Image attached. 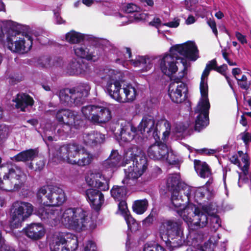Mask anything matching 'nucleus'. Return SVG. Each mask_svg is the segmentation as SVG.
Masks as SVG:
<instances>
[{
	"instance_id": "nucleus-37",
	"label": "nucleus",
	"mask_w": 251,
	"mask_h": 251,
	"mask_svg": "<svg viewBox=\"0 0 251 251\" xmlns=\"http://www.w3.org/2000/svg\"><path fill=\"white\" fill-rule=\"evenodd\" d=\"M148 201L146 199L135 201L132 205L134 212L138 214H143L147 209Z\"/></svg>"
},
{
	"instance_id": "nucleus-39",
	"label": "nucleus",
	"mask_w": 251,
	"mask_h": 251,
	"mask_svg": "<svg viewBox=\"0 0 251 251\" xmlns=\"http://www.w3.org/2000/svg\"><path fill=\"white\" fill-rule=\"evenodd\" d=\"M163 160L166 161L170 165L179 164L181 162L180 157L177 154L175 153L173 151L169 149L168 152L165 155V157H164V159Z\"/></svg>"
},
{
	"instance_id": "nucleus-31",
	"label": "nucleus",
	"mask_w": 251,
	"mask_h": 251,
	"mask_svg": "<svg viewBox=\"0 0 251 251\" xmlns=\"http://www.w3.org/2000/svg\"><path fill=\"white\" fill-rule=\"evenodd\" d=\"M14 101L16 102V107L21 111H25L28 106H31L34 103L33 99L25 94H18Z\"/></svg>"
},
{
	"instance_id": "nucleus-2",
	"label": "nucleus",
	"mask_w": 251,
	"mask_h": 251,
	"mask_svg": "<svg viewBox=\"0 0 251 251\" xmlns=\"http://www.w3.org/2000/svg\"><path fill=\"white\" fill-rule=\"evenodd\" d=\"M89 215V212L81 208H68L61 211L59 208L47 207L38 213V216L43 221L54 226L61 224L77 231L95 227L96 225Z\"/></svg>"
},
{
	"instance_id": "nucleus-17",
	"label": "nucleus",
	"mask_w": 251,
	"mask_h": 251,
	"mask_svg": "<svg viewBox=\"0 0 251 251\" xmlns=\"http://www.w3.org/2000/svg\"><path fill=\"white\" fill-rule=\"evenodd\" d=\"M55 117L59 123L63 124L65 129L69 128L71 126L78 128L82 125V121L79 118L77 113L68 109L58 110L56 113Z\"/></svg>"
},
{
	"instance_id": "nucleus-21",
	"label": "nucleus",
	"mask_w": 251,
	"mask_h": 251,
	"mask_svg": "<svg viewBox=\"0 0 251 251\" xmlns=\"http://www.w3.org/2000/svg\"><path fill=\"white\" fill-rule=\"evenodd\" d=\"M207 192V190L205 187L195 188L185 185L183 187V193L185 196L184 201L187 202L194 199L198 201L204 197Z\"/></svg>"
},
{
	"instance_id": "nucleus-63",
	"label": "nucleus",
	"mask_w": 251,
	"mask_h": 251,
	"mask_svg": "<svg viewBox=\"0 0 251 251\" xmlns=\"http://www.w3.org/2000/svg\"><path fill=\"white\" fill-rule=\"evenodd\" d=\"M241 73V70L240 68H233L232 70V75H234L235 78H236V75H239Z\"/></svg>"
},
{
	"instance_id": "nucleus-20",
	"label": "nucleus",
	"mask_w": 251,
	"mask_h": 251,
	"mask_svg": "<svg viewBox=\"0 0 251 251\" xmlns=\"http://www.w3.org/2000/svg\"><path fill=\"white\" fill-rule=\"evenodd\" d=\"M120 139L124 142H129L135 139L136 142H140L141 135L136 129L129 123L123 121L120 124Z\"/></svg>"
},
{
	"instance_id": "nucleus-53",
	"label": "nucleus",
	"mask_w": 251,
	"mask_h": 251,
	"mask_svg": "<svg viewBox=\"0 0 251 251\" xmlns=\"http://www.w3.org/2000/svg\"><path fill=\"white\" fill-rule=\"evenodd\" d=\"M235 36L238 39V40L242 44H246L247 43V40L246 38V36L242 35L241 33H240L239 32H235Z\"/></svg>"
},
{
	"instance_id": "nucleus-15",
	"label": "nucleus",
	"mask_w": 251,
	"mask_h": 251,
	"mask_svg": "<svg viewBox=\"0 0 251 251\" xmlns=\"http://www.w3.org/2000/svg\"><path fill=\"white\" fill-rule=\"evenodd\" d=\"M159 231L161 239L166 242L171 239L178 244L184 240L181 226L172 220L163 222L160 226Z\"/></svg>"
},
{
	"instance_id": "nucleus-44",
	"label": "nucleus",
	"mask_w": 251,
	"mask_h": 251,
	"mask_svg": "<svg viewBox=\"0 0 251 251\" xmlns=\"http://www.w3.org/2000/svg\"><path fill=\"white\" fill-rule=\"evenodd\" d=\"M4 8L3 3L0 0V11L2 10ZM11 21H0V41L3 40L4 34L2 30V25H10Z\"/></svg>"
},
{
	"instance_id": "nucleus-1",
	"label": "nucleus",
	"mask_w": 251,
	"mask_h": 251,
	"mask_svg": "<svg viewBox=\"0 0 251 251\" xmlns=\"http://www.w3.org/2000/svg\"><path fill=\"white\" fill-rule=\"evenodd\" d=\"M180 176L179 174L170 175L167 180V187L172 192L170 207L176 211L183 220L187 224L191 230L203 228L207 225L209 213L204 207L201 209L193 204L185 206L184 199L180 196L183 192L180 189Z\"/></svg>"
},
{
	"instance_id": "nucleus-32",
	"label": "nucleus",
	"mask_w": 251,
	"mask_h": 251,
	"mask_svg": "<svg viewBox=\"0 0 251 251\" xmlns=\"http://www.w3.org/2000/svg\"><path fill=\"white\" fill-rule=\"evenodd\" d=\"M38 152L36 150L29 149L23 151L13 157L16 161L25 162L32 160L37 155Z\"/></svg>"
},
{
	"instance_id": "nucleus-50",
	"label": "nucleus",
	"mask_w": 251,
	"mask_h": 251,
	"mask_svg": "<svg viewBox=\"0 0 251 251\" xmlns=\"http://www.w3.org/2000/svg\"><path fill=\"white\" fill-rule=\"evenodd\" d=\"M187 128V126L186 125L182 123H179L176 125L175 130L176 132L181 133L184 131Z\"/></svg>"
},
{
	"instance_id": "nucleus-56",
	"label": "nucleus",
	"mask_w": 251,
	"mask_h": 251,
	"mask_svg": "<svg viewBox=\"0 0 251 251\" xmlns=\"http://www.w3.org/2000/svg\"><path fill=\"white\" fill-rule=\"evenodd\" d=\"M147 135H148V134ZM151 135L152 136L156 141H157L158 140H159V132L157 130L156 126L153 130H152V131H151L150 134H148V136H150Z\"/></svg>"
},
{
	"instance_id": "nucleus-47",
	"label": "nucleus",
	"mask_w": 251,
	"mask_h": 251,
	"mask_svg": "<svg viewBox=\"0 0 251 251\" xmlns=\"http://www.w3.org/2000/svg\"><path fill=\"white\" fill-rule=\"evenodd\" d=\"M180 20L177 18H175L173 21L164 23L162 24L163 25L168 26L170 28H176L179 25Z\"/></svg>"
},
{
	"instance_id": "nucleus-14",
	"label": "nucleus",
	"mask_w": 251,
	"mask_h": 251,
	"mask_svg": "<svg viewBox=\"0 0 251 251\" xmlns=\"http://www.w3.org/2000/svg\"><path fill=\"white\" fill-rule=\"evenodd\" d=\"M184 69L179 73V76H175L171 78L173 82L169 85L168 95L172 101L180 103L186 97L187 87L185 83L181 81V79L186 74L187 64L185 60H182Z\"/></svg>"
},
{
	"instance_id": "nucleus-34",
	"label": "nucleus",
	"mask_w": 251,
	"mask_h": 251,
	"mask_svg": "<svg viewBox=\"0 0 251 251\" xmlns=\"http://www.w3.org/2000/svg\"><path fill=\"white\" fill-rule=\"evenodd\" d=\"M125 97L122 102L133 101L136 98L137 92L135 88L131 84H124L123 87Z\"/></svg>"
},
{
	"instance_id": "nucleus-55",
	"label": "nucleus",
	"mask_w": 251,
	"mask_h": 251,
	"mask_svg": "<svg viewBox=\"0 0 251 251\" xmlns=\"http://www.w3.org/2000/svg\"><path fill=\"white\" fill-rule=\"evenodd\" d=\"M237 84L241 89L246 90H247L249 89L250 85H251L250 83L248 81H239L237 82Z\"/></svg>"
},
{
	"instance_id": "nucleus-46",
	"label": "nucleus",
	"mask_w": 251,
	"mask_h": 251,
	"mask_svg": "<svg viewBox=\"0 0 251 251\" xmlns=\"http://www.w3.org/2000/svg\"><path fill=\"white\" fill-rule=\"evenodd\" d=\"M207 24L211 28L213 33L216 37H218V30L216 27V24L214 20L209 19L207 21Z\"/></svg>"
},
{
	"instance_id": "nucleus-22",
	"label": "nucleus",
	"mask_w": 251,
	"mask_h": 251,
	"mask_svg": "<svg viewBox=\"0 0 251 251\" xmlns=\"http://www.w3.org/2000/svg\"><path fill=\"white\" fill-rule=\"evenodd\" d=\"M168 152V148L163 143L153 144L148 150L149 157L155 160H163Z\"/></svg>"
},
{
	"instance_id": "nucleus-13",
	"label": "nucleus",
	"mask_w": 251,
	"mask_h": 251,
	"mask_svg": "<svg viewBox=\"0 0 251 251\" xmlns=\"http://www.w3.org/2000/svg\"><path fill=\"white\" fill-rule=\"evenodd\" d=\"M77 247V237L69 232L55 233L50 243L51 251H75Z\"/></svg>"
},
{
	"instance_id": "nucleus-35",
	"label": "nucleus",
	"mask_w": 251,
	"mask_h": 251,
	"mask_svg": "<svg viewBox=\"0 0 251 251\" xmlns=\"http://www.w3.org/2000/svg\"><path fill=\"white\" fill-rule=\"evenodd\" d=\"M85 65L80 64L74 61L71 62L67 66V73L70 75H77L85 72Z\"/></svg>"
},
{
	"instance_id": "nucleus-58",
	"label": "nucleus",
	"mask_w": 251,
	"mask_h": 251,
	"mask_svg": "<svg viewBox=\"0 0 251 251\" xmlns=\"http://www.w3.org/2000/svg\"><path fill=\"white\" fill-rule=\"evenodd\" d=\"M54 17L56 23L57 24H61L64 22L61 17H60L59 13L58 12H54Z\"/></svg>"
},
{
	"instance_id": "nucleus-5",
	"label": "nucleus",
	"mask_w": 251,
	"mask_h": 251,
	"mask_svg": "<svg viewBox=\"0 0 251 251\" xmlns=\"http://www.w3.org/2000/svg\"><path fill=\"white\" fill-rule=\"evenodd\" d=\"M124 158L126 165L130 160L132 166L125 169V177L123 180L124 184L129 185H135L138 179L145 173L148 168L147 159L145 153L137 147L134 146L125 151Z\"/></svg>"
},
{
	"instance_id": "nucleus-41",
	"label": "nucleus",
	"mask_w": 251,
	"mask_h": 251,
	"mask_svg": "<svg viewBox=\"0 0 251 251\" xmlns=\"http://www.w3.org/2000/svg\"><path fill=\"white\" fill-rule=\"evenodd\" d=\"M10 132L9 127L5 125H0V144L7 138Z\"/></svg>"
},
{
	"instance_id": "nucleus-42",
	"label": "nucleus",
	"mask_w": 251,
	"mask_h": 251,
	"mask_svg": "<svg viewBox=\"0 0 251 251\" xmlns=\"http://www.w3.org/2000/svg\"><path fill=\"white\" fill-rule=\"evenodd\" d=\"M143 251H166V250L158 244L147 243L144 245Z\"/></svg>"
},
{
	"instance_id": "nucleus-4",
	"label": "nucleus",
	"mask_w": 251,
	"mask_h": 251,
	"mask_svg": "<svg viewBox=\"0 0 251 251\" xmlns=\"http://www.w3.org/2000/svg\"><path fill=\"white\" fill-rule=\"evenodd\" d=\"M217 64L216 59L209 61L206 65L201 78L200 90L201 98L196 109L199 115L197 117L195 123V130L201 131L209 124L208 114L210 103L208 99V76L211 70L216 71Z\"/></svg>"
},
{
	"instance_id": "nucleus-26",
	"label": "nucleus",
	"mask_w": 251,
	"mask_h": 251,
	"mask_svg": "<svg viewBox=\"0 0 251 251\" xmlns=\"http://www.w3.org/2000/svg\"><path fill=\"white\" fill-rule=\"evenodd\" d=\"M26 235L33 240H38L42 238L46 233L43 225L40 223H32L25 228Z\"/></svg>"
},
{
	"instance_id": "nucleus-12",
	"label": "nucleus",
	"mask_w": 251,
	"mask_h": 251,
	"mask_svg": "<svg viewBox=\"0 0 251 251\" xmlns=\"http://www.w3.org/2000/svg\"><path fill=\"white\" fill-rule=\"evenodd\" d=\"M33 211V206L30 203L22 201H14L10 208L11 227L14 228L21 226Z\"/></svg>"
},
{
	"instance_id": "nucleus-11",
	"label": "nucleus",
	"mask_w": 251,
	"mask_h": 251,
	"mask_svg": "<svg viewBox=\"0 0 251 251\" xmlns=\"http://www.w3.org/2000/svg\"><path fill=\"white\" fill-rule=\"evenodd\" d=\"M6 45L12 52L24 54L30 50L32 46V39L27 33L10 29L8 32Z\"/></svg>"
},
{
	"instance_id": "nucleus-52",
	"label": "nucleus",
	"mask_w": 251,
	"mask_h": 251,
	"mask_svg": "<svg viewBox=\"0 0 251 251\" xmlns=\"http://www.w3.org/2000/svg\"><path fill=\"white\" fill-rule=\"evenodd\" d=\"M149 25L158 28L162 25V23L161 20L159 18L155 17L152 20V21L149 23Z\"/></svg>"
},
{
	"instance_id": "nucleus-7",
	"label": "nucleus",
	"mask_w": 251,
	"mask_h": 251,
	"mask_svg": "<svg viewBox=\"0 0 251 251\" xmlns=\"http://www.w3.org/2000/svg\"><path fill=\"white\" fill-rule=\"evenodd\" d=\"M26 179L23 170L16 165L0 168V190L14 192L19 190Z\"/></svg>"
},
{
	"instance_id": "nucleus-28",
	"label": "nucleus",
	"mask_w": 251,
	"mask_h": 251,
	"mask_svg": "<svg viewBox=\"0 0 251 251\" xmlns=\"http://www.w3.org/2000/svg\"><path fill=\"white\" fill-rule=\"evenodd\" d=\"M86 195L88 201L96 210L99 209L104 202L103 195L99 190L88 189L86 191Z\"/></svg>"
},
{
	"instance_id": "nucleus-10",
	"label": "nucleus",
	"mask_w": 251,
	"mask_h": 251,
	"mask_svg": "<svg viewBox=\"0 0 251 251\" xmlns=\"http://www.w3.org/2000/svg\"><path fill=\"white\" fill-rule=\"evenodd\" d=\"M91 87L88 83H80L76 87L71 89L61 90L59 99L62 104L71 106L80 105L83 103L84 98L89 94Z\"/></svg>"
},
{
	"instance_id": "nucleus-30",
	"label": "nucleus",
	"mask_w": 251,
	"mask_h": 251,
	"mask_svg": "<svg viewBox=\"0 0 251 251\" xmlns=\"http://www.w3.org/2000/svg\"><path fill=\"white\" fill-rule=\"evenodd\" d=\"M153 58L146 56H138L134 59L129 60L134 67L142 68V71L147 72L150 70L153 64Z\"/></svg>"
},
{
	"instance_id": "nucleus-60",
	"label": "nucleus",
	"mask_w": 251,
	"mask_h": 251,
	"mask_svg": "<svg viewBox=\"0 0 251 251\" xmlns=\"http://www.w3.org/2000/svg\"><path fill=\"white\" fill-rule=\"evenodd\" d=\"M154 220V216L152 213H151L145 220L144 222L146 224L151 223Z\"/></svg>"
},
{
	"instance_id": "nucleus-49",
	"label": "nucleus",
	"mask_w": 251,
	"mask_h": 251,
	"mask_svg": "<svg viewBox=\"0 0 251 251\" xmlns=\"http://www.w3.org/2000/svg\"><path fill=\"white\" fill-rule=\"evenodd\" d=\"M164 126L166 127V130L164 131L163 133V139H165L167 137L169 136L170 133L171 127L170 123L167 121H166L165 122Z\"/></svg>"
},
{
	"instance_id": "nucleus-59",
	"label": "nucleus",
	"mask_w": 251,
	"mask_h": 251,
	"mask_svg": "<svg viewBox=\"0 0 251 251\" xmlns=\"http://www.w3.org/2000/svg\"><path fill=\"white\" fill-rule=\"evenodd\" d=\"M200 151H201V152L205 154H213L216 152V150H215L207 149H202Z\"/></svg>"
},
{
	"instance_id": "nucleus-38",
	"label": "nucleus",
	"mask_w": 251,
	"mask_h": 251,
	"mask_svg": "<svg viewBox=\"0 0 251 251\" xmlns=\"http://www.w3.org/2000/svg\"><path fill=\"white\" fill-rule=\"evenodd\" d=\"M85 38V35L79 32L72 30L66 34V40L67 42L76 44L83 41Z\"/></svg>"
},
{
	"instance_id": "nucleus-27",
	"label": "nucleus",
	"mask_w": 251,
	"mask_h": 251,
	"mask_svg": "<svg viewBox=\"0 0 251 251\" xmlns=\"http://www.w3.org/2000/svg\"><path fill=\"white\" fill-rule=\"evenodd\" d=\"M121 156L117 151H112L109 158L104 161L103 166L112 173L115 168L126 165V161L125 158H124L123 161L121 162Z\"/></svg>"
},
{
	"instance_id": "nucleus-8",
	"label": "nucleus",
	"mask_w": 251,
	"mask_h": 251,
	"mask_svg": "<svg viewBox=\"0 0 251 251\" xmlns=\"http://www.w3.org/2000/svg\"><path fill=\"white\" fill-rule=\"evenodd\" d=\"M95 72L98 76L105 82V89L109 96L118 102L124 101L120 94L121 73L107 68L102 67L97 69Z\"/></svg>"
},
{
	"instance_id": "nucleus-23",
	"label": "nucleus",
	"mask_w": 251,
	"mask_h": 251,
	"mask_svg": "<svg viewBox=\"0 0 251 251\" xmlns=\"http://www.w3.org/2000/svg\"><path fill=\"white\" fill-rule=\"evenodd\" d=\"M119 210L124 217L128 229L131 231H136L139 228V224L130 215L125 201L121 200L118 204Z\"/></svg>"
},
{
	"instance_id": "nucleus-3",
	"label": "nucleus",
	"mask_w": 251,
	"mask_h": 251,
	"mask_svg": "<svg viewBox=\"0 0 251 251\" xmlns=\"http://www.w3.org/2000/svg\"><path fill=\"white\" fill-rule=\"evenodd\" d=\"M199 50L195 42L188 41L184 44L176 45L170 49V53L164 54L161 56L160 59V68L162 72L168 76L176 73L180 64L183 66V72L184 66L182 60H185L187 64V68L190 64L185 58H182V55L189 59L195 61L199 57Z\"/></svg>"
},
{
	"instance_id": "nucleus-6",
	"label": "nucleus",
	"mask_w": 251,
	"mask_h": 251,
	"mask_svg": "<svg viewBox=\"0 0 251 251\" xmlns=\"http://www.w3.org/2000/svg\"><path fill=\"white\" fill-rule=\"evenodd\" d=\"M92 160V155L82 146L75 143L60 147L56 150L52 158V161L56 163L63 161L80 166L89 164Z\"/></svg>"
},
{
	"instance_id": "nucleus-61",
	"label": "nucleus",
	"mask_w": 251,
	"mask_h": 251,
	"mask_svg": "<svg viewBox=\"0 0 251 251\" xmlns=\"http://www.w3.org/2000/svg\"><path fill=\"white\" fill-rule=\"evenodd\" d=\"M195 18L193 16H189L187 20H186V24L187 25H190L194 23L195 22Z\"/></svg>"
},
{
	"instance_id": "nucleus-18",
	"label": "nucleus",
	"mask_w": 251,
	"mask_h": 251,
	"mask_svg": "<svg viewBox=\"0 0 251 251\" xmlns=\"http://www.w3.org/2000/svg\"><path fill=\"white\" fill-rule=\"evenodd\" d=\"M228 159L230 162L237 165L242 171L244 175L246 176L242 178V175L239 173L238 185L241 187L240 181H244L248 179V175H249V168L250 166L249 158L247 153H244L242 151H238L237 153L229 154Z\"/></svg>"
},
{
	"instance_id": "nucleus-62",
	"label": "nucleus",
	"mask_w": 251,
	"mask_h": 251,
	"mask_svg": "<svg viewBox=\"0 0 251 251\" xmlns=\"http://www.w3.org/2000/svg\"><path fill=\"white\" fill-rule=\"evenodd\" d=\"M36 165L37 167L35 168L36 170L40 171L42 170L44 166V163L43 161L40 160L37 163Z\"/></svg>"
},
{
	"instance_id": "nucleus-45",
	"label": "nucleus",
	"mask_w": 251,
	"mask_h": 251,
	"mask_svg": "<svg viewBox=\"0 0 251 251\" xmlns=\"http://www.w3.org/2000/svg\"><path fill=\"white\" fill-rule=\"evenodd\" d=\"M119 22L121 23L122 25H125L126 24H129L133 22L134 18L132 16H129L128 15L120 16L119 17Z\"/></svg>"
},
{
	"instance_id": "nucleus-40",
	"label": "nucleus",
	"mask_w": 251,
	"mask_h": 251,
	"mask_svg": "<svg viewBox=\"0 0 251 251\" xmlns=\"http://www.w3.org/2000/svg\"><path fill=\"white\" fill-rule=\"evenodd\" d=\"M210 227L212 230L216 231L221 226V220L216 215L210 216Z\"/></svg>"
},
{
	"instance_id": "nucleus-33",
	"label": "nucleus",
	"mask_w": 251,
	"mask_h": 251,
	"mask_svg": "<svg viewBox=\"0 0 251 251\" xmlns=\"http://www.w3.org/2000/svg\"><path fill=\"white\" fill-rule=\"evenodd\" d=\"M194 167L197 174L203 178L207 177L210 175V169L205 162H202L199 160L194 161Z\"/></svg>"
},
{
	"instance_id": "nucleus-36",
	"label": "nucleus",
	"mask_w": 251,
	"mask_h": 251,
	"mask_svg": "<svg viewBox=\"0 0 251 251\" xmlns=\"http://www.w3.org/2000/svg\"><path fill=\"white\" fill-rule=\"evenodd\" d=\"M126 189L125 186H115L111 190V195L115 200H123L126 196Z\"/></svg>"
},
{
	"instance_id": "nucleus-9",
	"label": "nucleus",
	"mask_w": 251,
	"mask_h": 251,
	"mask_svg": "<svg viewBox=\"0 0 251 251\" xmlns=\"http://www.w3.org/2000/svg\"><path fill=\"white\" fill-rule=\"evenodd\" d=\"M37 199L41 203L45 205L40 207L36 212L38 216V213L41 209L47 207L55 208L54 206L62 204L66 200V196L64 191L61 188L56 186L48 185L42 187L39 189Z\"/></svg>"
},
{
	"instance_id": "nucleus-51",
	"label": "nucleus",
	"mask_w": 251,
	"mask_h": 251,
	"mask_svg": "<svg viewBox=\"0 0 251 251\" xmlns=\"http://www.w3.org/2000/svg\"><path fill=\"white\" fill-rule=\"evenodd\" d=\"M85 251H96L95 243L92 241H89L85 247Z\"/></svg>"
},
{
	"instance_id": "nucleus-29",
	"label": "nucleus",
	"mask_w": 251,
	"mask_h": 251,
	"mask_svg": "<svg viewBox=\"0 0 251 251\" xmlns=\"http://www.w3.org/2000/svg\"><path fill=\"white\" fill-rule=\"evenodd\" d=\"M104 139V135L98 131H93L88 133H85L83 135L84 143L91 146H95L103 143Z\"/></svg>"
},
{
	"instance_id": "nucleus-24",
	"label": "nucleus",
	"mask_w": 251,
	"mask_h": 251,
	"mask_svg": "<svg viewBox=\"0 0 251 251\" xmlns=\"http://www.w3.org/2000/svg\"><path fill=\"white\" fill-rule=\"evenodd\" d=\"M156 126V125L155 124V120L153 117L151 116L144 117L138 126L137 130L139 134L142 135L141 139L142 140L145 137L147 138V135H146V133L147 134H150Z\"/></svg>"
},
{
	"instance_id": "nucleus-25",
	"label": "nucleus",
	"mask_w": 251,
	"mask_h": 251,
	"mask_svg": "<svg viewBox=\"0 0 251 251\" xmlns=\"http://www.w3.org/2000/svg\"><path fill=\"white\" fill-rule=\"evenodd\" d=\"M75 55L78 57L86 59L87 60L96 61L99 57L96 50L88 48L84 45H75L74 47Z\"/></svg>"
},
{
	"instance_id": "nucleus-64",
	"label": "nucleus",
	"mask_w": 251,
	"mask_h": 251,
	"mask_svg": "<svg viewBox=\"0 0 251 251\" xmlns=\"http://www.w3.org/2000/svg\"><path fill=\"white\" fill-rule=\"evenodd\" d=\"M240 123L242 126H245L247 125V121L244 115H242L241 117V120L240 121Z\"/></svg>"
},
{
	"instance_id": "nucleus-57",
	"label": "nucleus",
	"mask_w": 251,
	"mask_h": 251,
	"mask_svg": "<svg viewBox=\"0 0 251 251\" xmlns=\"http://www.w3.org/2000/svg\"><path fill=\"white\" fill-rule=\"evenodd\" d=\"M137 10V7L136 5L130 3L127 5L126 11L128 13H132Z\"/></svg>"
},
{
	"instance_id": "nucleus-43",
	"label": "nucleus",
	"mask_w": 251,
	"mask_h": 251,
	"mask_svg": "<svg viewBox=\"0 0 251 251\" xmlns=\"http://www.w3.org/2000/svg\"><path fill=\"white\" fill-rule=\"evenodd\" d=\"M124 54L123 57L121 56L120 58L116 59L117 63H124L126 61H128V59H130L131 56V52L129 48H126L123 51Z\"/></svg>"
},
{
	"instance_id": "nucleus-19",
	"label": "nucleus",
	"mask_w": 251,
	"mask_h": 251,
	"mask_svg": "<svg viewBox=\"0 0 251 251\" xmlns=\"http://www.w3.org/2000/svg\"><path fill=\"white\" fill-rule=\"evenodd\" d=\"M85 181L89 186L101 191H107L109 188V179L99 172H88L85 176Z\"/></svg>"
},
{
	"instance_id": "nucleus-16",
	"label": "nucleus",
	"mask_w": 251,
	"mask_h": 251,
	"mask_svg": "<svg viewBox=\"0 0 251 251\" xmlns=\"http://www.w3.org/2000/svg\"><path fill=\"white\" fill-rule=\"evenodd\" d=\"M84 117L94 123H104L111 118V112L108 108L94 105L83 106L81 109Z\"/></svg>"
},
{
	"instance_id": "nucleus-48",
	"label": "nucleus",
	"mask_w": 251,
	"mask_h": 251,
	"mask_svg": "<svg viewBox=\"0 0 251 251\" xmlns=\"http://www.w3.org/2000/svg\"><path fill=\"white\" fill-rule=\"evenodd\" d=\"M241 135L242 139L246 145L249 142H251V133L248 132L247 130H246L242 133Z\"/></svg>"
},
{
	"instance_id": "nucleus-54",
	"label": "nucleus",
	"mask_w": 251,
	"mask_h": 251,
	"mask_svg": "<svg viewBox=\"0 0 251 251\" xmlns=\"http://www.w3.org/2000/svg\"><path fill=\"white\" fill-rule=\"evenodd\" d=\"M227 69V67L226 65L223 64L220 66L217 67V68L216 69V71L220 73L224 76H226V70Z\"/></svg>"
}]
</instances>
